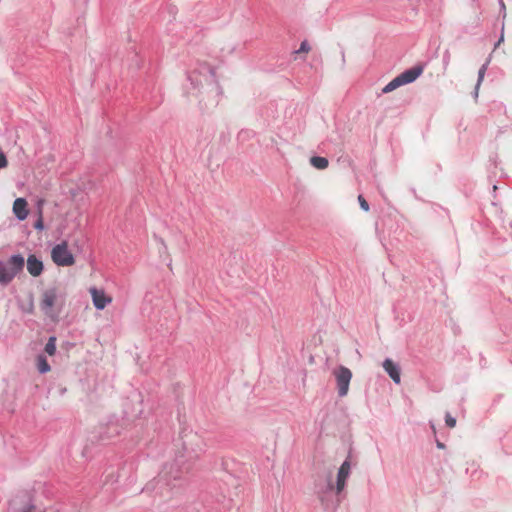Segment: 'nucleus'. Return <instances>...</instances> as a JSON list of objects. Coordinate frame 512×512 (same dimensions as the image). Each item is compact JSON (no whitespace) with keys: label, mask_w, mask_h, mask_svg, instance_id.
<instances>
[{"label":"nucleus","mask_w":512,"mask_h":512,"mask_svg":"<svg viewBox=\"0 0 512 512\" xmlns=\"http://www.w3.org/2000/svg\"><path fill=\"white\" fill-rule=\"evenodd\" d=\"M204 452V444L196 434H191L187 441L183 443V451H178L171 463H166L154 480L153 489H156L161 495L164 491H170L177 482L184 478L190 472L195 461L200 454Z\"/></svg>","instance_id":"obj_1"},{"label":"nucleus","mask_w":512,"mask_h":512,"mask_svg":"<svg viewBox=\"0 0 512 512\" xmlns=\"http://www.w3.org/2000/svg\"><path fill=\"white\" fill-rule=\"evenodd\" d=\"M316 494L326 509L336 508L341 502L340 494L336 493V485L330 475L327 476L324 483L316 485Z\"/></svg>","instance_id":"obj_2"},{"label":"nucleus","mask_w":512,"mask_h":512,"mask_svg":"<svg viewBox=\"0 0 512 512\" xmlns=\"http://www.w3.org/2000/svg\"><path fill=\"white\" fill-rule=\"evenodd\" d=\"M187 80L193 90L199 85H212L215 83L214 69L205 62L197 63V66L188 73Z\"/></svg>","instance_id":"obj_3"},{"label":"nucleus","mask_w":512,"mask_h":512,"mask_svg":"<svg viewBox=\"0 0 512 512\" xmlns=\"http://www.w3.org/2000/svg\"><path fill=\"white\" fill-rule=\"evenodd\" d=\"M24 264V257L20 254L12 255L7 261L0 260V284L10 283L22 271Z\"/></svg>","instance_id":"obj_4"},{"label":"nucleus","mask_w":512,"mask_h":512,"mask_svg":"<svg viewBox=\"0 0 512 512\" xmlns=\"http://www.w3.org/2000/svg\"><path fill=\"white\" fill-rule=\"evenodd\" d=\"M336 380L337 392L339 397H345L349 391V385L352 379V372L345 366H338L333 370Z\"/></svg>","instance_id":"obj_5"},{"label":"nucleus","mask_w":512,"mask_h":512,"mask_svg":"<svg viewBox=\"0 0 512 512\" xmlns=\"http://www.w3.org/2000/svg\"><path fill=\"white\" fill-rule=\"evenodd\" d=\"M51 257L53 262L58 266H71L75 262L74 256L69 251L68 245L65 241L52 248Z\"/></svg>","instance_id":"obj_6"},{"label":"nucleus","mask_w":512,"mask_h":512,"mask_svg":"<svg viewBox=\"0 0 512 512\" xmlns=\"http://www.w3.org/2000/svg\"><path fill=\"white\" fill-rule=\"evenodd\" d=\"M351 473V463L346 459L340 466L336 479V493L341 494L346 487V482Z\"/></svg>","instance_id":"obj_7"},{"label":"nucleus","mask_w":512,"mask_h":512,"mask_svg":"<svg viewBox=\"0 0 512 512\" xmlns=\"http://www.w3.org/2000/svg\"><path fill=\"white\" fill-rule=\"evenodd\" d=\"M92 301L96 309L103 310L108 304L112 302V298L107 296L104 290L95 287L90 288Z\"/></svg>","instance_id":"obj_8"},{"label":"nucleus","mask_w":512,"mask_h":512,"mask_svg":"<svg viewBox=\"0 0 512 512\" xmlns=\"http://www.w3.org/2000/svg\"><path fill=\"white\" fill-rule=\"evenodd\" d=\"M57 292L56 289H48L42 295L41 308L45 314L50 315L51 310L56 302Z\"/></svg>","instance_id":"obj_9"},{"label":"nucleus","mask_w":512,"mask_h":512,"mask_svg":"<svg viewBox=\"0 0 512 512\" xmlns=\"http://www.w3.org/2000/svg\"><path fill=\"white\" fill-rule=\"evenodd\" d=\"M382 366L394 383L399 384L401 382V372L398 364L393 362L390 358H387L384 360Z\"/></svg>","instance_id":"obj_10"},{"label":"nucleus","mask_w":512,"mask_h":512,"mask_svg":"<svg viewBox=\"0 0 512 512\" xmlns=\"http://www.w3.org/2000/svg\"><path fill=\"white\" fill-rule=\"evenodd\" d=\"M422 72L423 68L421 66H414L399 74V77L402 83L406 85L414 82L422 74Z\"/></svg>","instance_id":"obj_11"},{"label":"nucleus","mask_w":512,"mask_h":512,"mask_svg":"<svg viewBox=\"0 0 512 512\" xmlns=\"http://www.w3.org/2000/svg\"><path fill=\"white\" fill-rule=\"evenodd\" d=\"M27 270L34 277L39 276L43 271V263L35 255H29L27 259Z\"/></svg>","instance_id":"obj_12"},{"label":"nucleus","mask_w":512,"mask_h":512,"mask_svg":"<svg viewBox=\"0 0 512 512\" xmlns=\"http://www.w3.org/2000/svg\"><path fill=\"white\" fill-rule=\"evenodd\" d=\"M13 213L18 220H25L28 215L27 201L24 198H17L13 203Z\"/></svg>","instance_id":"obj_13"},{"label":"nucleus","mask_w":512,"mask_h":512,"mask_svg":"<svg viewBox=\"0 0 512 512\" xmlns=\"http://www.w3.org/2000/svg\"><path fill=\"white\" fill-rule=\"evenodd\" d=\"M310 164L318 170H324L328 167L329 162L325 157L313 156L310 158Z\"/></svg>","instance_id":"obj_14"},{"label":"nucleus","mask_w":512,"mask_h":512,"mask_svg":"<svg viewBox=\"0 0 512 512\" xmlns=\"http://www.w3.org/2000/svg\"><path fill=\"white\" fill-rule=\"evenodd\" d=\"M37 369L39 373L44 374L50 371V365L46 359V357L42 354L37 356L36 359Z\"/></svg>","instance_id":"obj_15"},{"label":"nucleus","mask_w":512,"mask_h":512,"mask_svg":"<svg viewBox=\"0 0 512 512\" xmlns=\"http://www.w3.org/2000/svg\"><path fill=\"white\" fill-rule=\"evenodd\" d=\"M402 85H404V83H402V81L398 75L393 80H391L387 85L384 86V88L382 89V93H385V94L390 93Z\"/></svg>","instance_id":"obj_16"},{"label":"nucleus","mask_w":512,"mask_h":512,"mask_svg":"<svg viewBox=\"0 0 512 512\" xmlns=\"http://www.w3.org/2000/svg\"><path fill=\"white\" fill-rule=\"evenodd\" d=\"M489 65V61H486L479 69L478 71V80H477V83H476V86H475V91H474V96L477 97L478 96V90H479V87H480V84L484 78V75H485V72L487 70V67Z\"/></svg>","instance_id":"obj_17"},{"label":"nucleus","mask_w":512,"mask_h":512,"mask_svg":"<svg viewBox=\"0 0 512 512\" xmlns=\"http://www.w3.org/2000/svg\"><path fill=\"white\" fill-rule=\"evenodd\" d=\"M45 352L50 356L55 354V352H56V337L55 336L49 337V339L45 345Z\"/></svg>","instance_id":"obj_18"},{"label":"nucleus","mask_w":512,"mask_h":512,"mask_svg":"<svg viewBox=\"0 0 512 512\" xmlns=\"http://www.w3.org/2000/svg\"><path fill=\"white\" fill-rule=\"evenodd\" d=\"M445 423L449 428H454L456 426V419L450 413H446Z\"/></svg>","instance_id":"obj_19"},{"label":"nucleus","mask_w":512,"mask_h":512,"mask_svg":"<svg viewBox=\"0 0 512 512\" xmlns=\"http://www.w3.org/2000/svg\"><path fill=\"white\" fill-rule=\"evenodd\" d=\"M358 201L361 209H363L364 211H369V204L362 195L358 196Z\"/></svg>","instance_id":"obj_20"},{"label":"nucleus","mask_w":512,"mask_h":512,"mask_svg":"<svg viewBox=\"0 0 512 512\" xmlns=\"http://www.w3.org/2000/svg\"><path fill=\"white\" fill-rule=\"evenodd\" d=\"M310 50V46L307 41H303L299 47V49L296 51L297 53L302 52H308Z\"/></svg>","instance_id":"obj_21"},{"label":"nucleus","mask_w":512,"mask_h":512,"mask_svg":"<svg viewBox=\"0 0 512 512\" xmlns=\"http://www.w3.org/2000/svg\"><path fill=\"white\" fill-rule=\"evenodd\" d=\"M449 62H450V53H449V51H445V53L443 54L444 68H446L449 65Z\"/></svg>","instance_id":"obj_22"},{"label":"nucleus","mask_w":512,"mask_h":512,"mask_svg":"<svg viewBox=\"0 0 512 512\" xmlns=\"http://www.w3.org/2000/svg\"><path fill=\"white\" fill-rule=\"evenodd\" d=\"M7 166V159L3 152H0V168Z\"/></svg>","instance_id":"obj_23"},{"label":"nucleus","mask_w":512,"mask_h":512,"mask_svg":"<svg viewBox=\"0 0 512 512\" xmlns=\"http://www.w3.org/2000/svg\"><path fill=\"white\" fill-rule=\"evenodd\" d=\"M35 229L42 230L44 228L42 218L40 217L34 224Z\"/></svg>","instance_id":"obj_24"},{"label":"nucleus","mask_w":512,"mask_h":512,"mask_svg":"<svg viewBox=\"0 0 512 512\" xmlns=\"http://www.w3.org/2000/svg\"><path fill=\"white\" fill-rule=\"evenodd\" d=\"M499 4H500L501 12H503V17H505L506 16V12H505L506 7H505L503 0H499Z\"/></svg>","instance_id":"obj_25"},{"label":"nucleus","mask_w":512,"mask_h":512,"mask_svg":"<svg viewBox=\"0 0 512 512\" xmlns=\"http://www.w3.org/2000/svg\"><path fill=\"white\" fill-rule=\"evenodd\" d=\"M436 446H437V448H439V449H444V448H445V444H444V443H442V442H441V441H439V440H436Z\"/></svg>","instance_id":"obj_26"},{"label":"nucleus","mask_w":512,"mask_h":512,"mask_svg":"<svg viewBox=\"0 0 512 512\" xmlns=\"http://www.w3.org/2000/svg\"><path fill=\"white\" fill-rule=\"evenodd\" d=\"M430 428L434 434H436V427L433 421L429 422Z\"/></svg>","instance_id":"obj_27"},{"label":"nucleus","mask_w":512,"mask_h":512,"mask_svg":"<svg viewBox=\"0 0 512 512\" xmlns=\"http://www.w3.org/2000/svg\"><path fill=\"white\" fill-rule=\"evenodd\" d=\"M503 40H504V36H503V33H502V34H501V36H500V38H499V40H498V41H497V43L495 44V48H497V47L500 45V43H502V42H503Z\"/></svg>","instance_id":"obj_28"},{"label":"nucleus","mask_w":512,"mask_h":512,"mask_svg":"<svg viewBox=\"0 0 512 512\" xmlns=\"http://www.w3.org/2000/svg\"><path fill=\"white\" fill-rule=\"evenodd\" d=\"M23 512H33L31 508H27L25 510H23Z\"/></svg>","instance_id":"obj_29"}]
</instances>
